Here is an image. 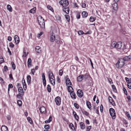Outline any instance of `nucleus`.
I'll return each mask as SVG.
<instances>
[{"label": "nucleus", "instance_id": "6e6d98bb", "mask_svg": "<svg viewBox=\"0 0 131 131\" xmlns=\"http://www.w3.org/2000/svg\"><path fill=\"white\" fill-rule=\"evenodd\" d=\"M42 82L43 83V84L44 86H45L46 85V80H42Z\"/></svg>", "mask_w": 131, "mask_h": 131}, {"label": "nucleus", "instance_id": "e433bc0d", "mask_svg": "<svg viewBox=\"0 0 131 131\" xmlns=\"http://www.w3.org/2000/svg\"><path fill=\"white\" fill-rule=\"evenodd\" d=\"M18 91L19 92L23 93H24L23 89L21 87L18 88Z\"/></svg>", "mask_w": 131, "mask_h": 131}, {"label": "nucleus", "instance_id": "dca6fc26", "mask_svg": "<svg viewBox=\"0 0 131 131\" xmlns=\"http://www.w3.org/2000/svg\"><path fill=\"white\" fill-rule=\"evenodd\" d=\"M27 66L28 67H30L32 66L31 60V58H29L28 59L27 61Z\"/></svg>", "mask_w": 131, "mask_h": 131}, {"label": "nucleus", "instance_id": "338daca9", "mask_svg": "<svg viewBox=\"0 0 131 131\" xmlns=\"http://www.w3.org/2000/svg\"><path fill=\"white\" fill-rule=\"evenodd\" d=\"M80 14L79 13H78L77 15V19H79L80 18Z\"/></svg>", "mask_w": 131, "mask_h": 131}, {"label": "nucleus", "instance_id": "79ce46f5", "mask_svg": "<svg viewBox=\"0 0 131 131\" xmlns=\"http://www.w3.org/2000/svg\"><path fill=\"white\" fill-rule=\"evenodd\" d=\"M47 7L49 9L51 10V11H53V9L52 8V7L50 6L49 5H48L47 6Z\"/></svg>", "mask_w": 131, "mask_h": 131}, {"label": "nucleus", "instance_id": "69168bd1", "mask_svg": "<svg viewBox=\"0 0 131 131\" xmlns=\"http://www.w3.org/2000/svg\"><path fill=\"white\" fill-rule=\"evenodd\" d=\"M56 19H57V20H59V21L60 20L61 17L59 16H57L56 17Z\"/></svg>", "mask_w": 131, "mask_h": 131}, {"label": "nucleus", "instance_id": "5fc2aeb1", "mask_svg": "<svg viewBox=\"0 0 131 131\" xmlns=\"http://www.w3.org/2000/svg\"><path fill=\"white\" fill-rule=\"evenodd\" d=\"M63 71L62 69H60L59 71V75L60 76H62L63 74Z\"/></svg>", "mask_w": 131, "mask_h": 131}, {"label": "nucleus", "instance_id": "680f3d73", "mask_svg": "<svg viewBox=\"0 0 131 131\" xmlns=\"http://www.w3.org/2000/svg\"><path fill=\"white\" fill-rule=\"evenodd\" d=\"M43 32H40V34H37V37H39L41 35L43 34Z\"/></svg>", "mask_w": 131, "mask_h": 131}, {"label": "nucleus", "instance_id": "1a4fd4ad", "mask_svg": "<svg viewBox=\"0 0 131 131\" xmlns=\"http://www.w3.org/2000/svg\"><path fill=\"white\" fill-rule=\"evenodd\" d=\"M108 100L112 104V105L113 106L115 105V103L111 97L110 96H109L108 97Z\"/></svg>", "mask_w": 131, "mask_h": 131}, {"label": "nucleus", "instance_id": "bb28decb", "mask_svg": "<svg viewBox=\"0 0 131 131\" xmlns=\"http://www.w3.org/2000/svg\"><path fill=\"white\" fill-rule=\"evenodd\" d=\"M63 11L66 14H68L69 12V8L68 7L64 8L63 9Z\"/></svg>", "mask_w": 131, "mask_h": 131}, {"label": "nucleus", "instance_id": "cd10ccee", "mask_svg": "<svg viewBox=\"0 0 131 131\" xmlns=\"http://www.w3.org/2000/svg\"><path fill=\"white\" fill-rule=\"evenodd\" d=\"M36 51L38 53H39L41 51L40 47L39 46H37L35 48Z\"/></svg>", "mask_w": 131, "mask_h": 131}, {"label": "nucleus", "instance_id": "4be33fe9", "mask_svg": "<svg viewBox=\"0 0 131 131\" xmlns=\"http://www.w3.org/2000/svg\"><path fill=\"white\" fill-rule=\"evenodd\" d=\"M126 115L127 116L129 120H131V117L128 112L126 111L125 112Z\"/></svg>", "mask_w": 131, "mask_h": 131}, {"label": "nucleus", "instance_id": "2f4dec72", "mask_svg": "<svg viewBox=\"0 0 131 131\" xmlns=\"http://www.w3.org/2000/svg\"><path fill=\"white\" fill-rule=\"evenodd\" d=\"M27 83L29 84L30 83L31 80V77L30 75H28L27 76Z\"/></svg>", "mask_w": 131, "mask_h": 131}, {"label": "nucleus", "instance_id": "f03ea898", "mask_svg": "<svg viewBox=\"0 0 131 131\" xmlns=\"http://www.w3.org/2000/svg\"><path fill=\"white\" fill-rule=\"evenodd\" d=\"M124 61L122 59H119L116 65V67L117 68H122L125 64V63Z\"/></svg>", "mask_w": 131, "mask_h": 131}, {"label": "nucleus", "instance_id": "f257e3e1", "mask_svg": "<svg viewBox=\"0 0 131 131\" xmlns=\"http://www.w3.org/2000/svg\"><path fill=\"white\" fill-rule=\"evenodd\" d=\"M122 46V43L119 41L117 42L116 41H113L112 42L111 47L112 48H114L118 49H120Z\"/></svg>", "mask_w": 131, "mask_h": 131}, {"label": "nucleus", "instance_id": "c85d7f7f", "mask_svg": "<svg viewBox=\"0 0 131 131\" xmlns=\"http://www.w3.org/2000/svg\"><path fill=\"white\" fill-rule=\"evenodd\" d=\"M7 9L10 12L12 11V9L10 5H8L7 6Z\"/></svg>", "mask_w": 131, "mask_h": 131}, {"label": "nucleus", "instance_id": "e2e57ef3", "mask_svg": "<svg viewBox=\"0 0 131 131\" xmlns=\"http://www.w3.org/2000/svg\"><path fill=\"white\" fill-rule=\"evenodd\" d=\"M23 85V87L24 89V90H26L27 89V85L26 84H24Z\"/></svg>", "mask_w": 131, "mask_h": 131}, {"label": "nucleus", "instance_id": "0eeeda50", "mask_svg": "<svg viewBox=\"0 0 131 131\" xmlns=\"http://www.w3.org/2000/svg\"><path fill=\"white\" fill-rule=\"evenodd\" d=\"M55 40V36L54 34L52 32L50 34L49 40L51 42H54Z\"/></svg>", "mask_w": 131, "mask_h": 131}, {"label": "nucleus", "instance_id": "412c9836", "mask_svg": "<svg viewBox=\"0 0 131 131\" xmlns=\"http://www.w3.org/2000/svg\"><path fill=\"white\" fill-rule=\"evenodd\" d=\"M82 16L83 17H86L88 15V14L87 12L85 11H83L82 13Z\"/></svg>", "mask_w": 131, "mask_h": 131}, {"label": "nucleus", "instance_id": "5701e85b", "mask_svg": "<svg viewBox=\"0 0 131 131\" xmlns=\"http://www.w3.org/2000/svg\"><path fill=\"white\" fill-rule=\"evenodd\" d=\"M83 77V75H79L77 78V80L79 81H81L82 80V78Z\"/></svg>", "mask_w": 131, "mask_h": 131}, {"label": "nucleus", "instance_id": "473e14b6", "mask_svg": "<svg viewBox=\"0 0 131 131\" xmlns=\"http://www.w3.org/2000/svg\"><path fill=\"white\" fill-rule=\"evenodd\" d=\"M47 90L49 92H51V88L49 84L47 85Z\"/></svg>", "mask_w": 131, "mask_h": 131}, {"label": "nucleus", "instance_id": "13d9d810", "mask_svg": "<svg viewBox=\"0 0 131 131\" xmlns=\"http://www.w3.org/2000/svg\"><path fill=\"white\" fill-rule=\"evenodd\" d=\"M127 98L128 99L129 102H130L131 100V97L130 96H128L127 97Z\"/></svg>", "mask_w": 131, "mask_h": 131}, {"label": "nucleus", "instance_id": "37998d69", "mask_svg": "<svg viewBox=\"0 0 131 131\" xmlns=\"http://www.w3.org/2000/svg\"><path fill=\"white\" fill-rule=\"evenodd\" d=\"M95 19L92 17H91L90 18V22H93L95 21Z\"/></svg>", "mask_w": 131, "mask_h": 131}, {"label": "nucleus", "instance_id": "f3484780", "mask_svg": "<svg viewBox=\"0 0 131 131\" xmlns=\"http://www.w3.org/2000/svg\"><path fill=\"white\" fill-rule=\"evenodd\" d=\"M2 131H8L7 127L5 126H2L1 127Z\"/></svg>", "mask_w": 131, "mask_h": 131}, {"label": "nucleus", "instance_id": "603ef678", "mask_svg": "<svg viewBox=\"0 0 131 131\" xmlns=\"http://www.w3.org/2000/svg\"><path fill=\"white\" fill-rule=\"evenodd\" d=\"M49 126L48 125H45V128L46 129L48 130L49 129Z\"/></svg>", "mask_w": 131, "mask_h": 131}, {"label": "nucleus", "instance_id": "f8f14e48", "mask_svg": "<svg viewBox=\"0 0 131 131\" xmlns=\"http://www.w3.org/2000/svg\"><path fill=\"white\" fill-rule=\"evenodd\" d=\"M45 22L42 21L38 22L41 27L42 29H44L45 28Z\"/></svg>", "mask_w": 131, "mask_h": 131}, {"label": "nucleus", "instance_id": "39448f33", "mask_svg": "<svg viewBox=\"0 0 131 131\" xmlns=\"http://www.w3.org/2000/svg\"><path fill=\"white\" fill-rule=\"evenodd\" d=\"M115 3H114L112 5V7H113V9L115 10H117L118 9V4L117 3L119 0H114Z\"/></svg>", "mask_w": 131, "mask_h": 131}, {"label": "nucleus", "instance_id": "a18cd8bd", "mask_svg": "<svg viewBox=\"0 0 131 131\" xmlns=\"http://www.w3.org/2000/svg\"><path fill=\"white\" fill-rule=\"evenodd\" d=\"M52 73V71H49L48 74V77L49 78V80H50V77L51 75V74Z\"/></svg>", "mask_w": 131, "mask_h": 131}, {"label": "nucleus", "instance_id": "7ed1b4c3", "mask_svg": "<svg viewBox=\"0 0 131 131\" xmlns=\"http://www.w3.org/2000/svg\"><path fill=\"white\" fill-rule=\"evenodd\" d=\"M109 112L112 119H115L116 117V114L114 110L112 108H110Z\"/></svg>", "mask_w": 131, "mask_h": 131}, {"label": "nucleus", "instance_id": "20e7f679", "mask_svg": "<svg viewBox=\"0 0 131 131\" xmlns=\"http://www.w3.org/2000/svg\"><path fill=\"white\" fill-rule=\"evenodd\" d=\"M59 3L63 7H66L69 4V2L67 0H61L59 2Z\"/></svg>", "mask_w": 131, "mask_h": 131}, {"label": "nucleus", "instance_id": "9b49d317", "mask_svg": "<svg viewBox=\"0 0 131 131\" xmlns=\"http://www.w3.org/2000/svg\"><path fill=\"white\" fill-rule=\"evenodd\" d=\"M14 40L16 44H18L19 41V39L18 36L17 35H15L14 38Z\"/></svg>", "mask_w": 131, "mask_h": 131}, {"label": "nucleus", "instance_id": "f704fd0d", "mask_svg": "<svg viewBox=\"0 0 131 131\" xmlns=\"http://www.w3.org/2000/svg\"><path fill=\"white\" fill-rule=\"evenodd\" d=\"M11 64L12 66V68L14 70L15 69V65L13 61H12L11 62Z\"/></svg>", "mask_w": 131, "mask_h": 131}, {"label": "nucleus", "instance_id": "c03bdc74", "mask_svg": "<svg viewBox=\"0 0 131 131\" xmlns=\"http://www.w3.org/2000/svg\"><path fill=\"white\" fill-rule=\"evenodd\" d=\"M78 34L79 35H81L84 34V33L82 30H80L78 32Z\"/></svg>", "mask_w": 131, "mask_h": 131}, {"label": "nucleus", "instance_id": "4d7b16f0", "mask_svg": "<svg viewBox=\"0 0 131 131\" xmlns=\"http://www.w3.org/2000/svg\"><path fill=\"white\" fill-rule=\"evenodd\" d=\"M42 80L46 79L45 77L44 73H42Z\"/></svg>", "mask_w": 131, "mask_h": 131}, {"label": "nucleus", "instance_id": "4468645a", "mask_svg": "<svg viewBox=\"0 0 131 131\" xmlns=\"http://www.w3.org/2000/svg\"><path fill=\"white\" fill-rule=\"evenodd\" d=\"M50 78V80H49L50 82L52 84V85L53 86H54L55 84V78H52L51 77Z\"/></svg>", "mask_w": 131, "mask_h": 131}, {"label": "nucleus", "instance_id": "c9c22d12", "mask_svg": "<svg viewBox=\"0 0 131 131\" xmlns=\"http://www.w3.org/2000/svg\"><path fill=\"white\" fill-rule=\"evenodd\" d=\"M82 113L83 114H85L86 116H89V113L83 110L82 111Z\"/></svg>", "mask_w": 131, "mask_h": 131}, {"label": "nucleus", "instance_id": "7c9ffc66", "mask_svg": "<svg viewBox=\"0 0 131 131\" xmlns=\"http://www.w3.org/2000/svg\"><path fill=\"white\" fill-rule=\"evenodd\" d=\"M112 87L113 89V91L115 92H116L117 90L115 85H112Z\"/></svg>", "mask_w": 131, "mask_h": 131}, {"label": "nucleus", "instance_id": "423d86ee", "mask_svg": "<svg viewBox=\"0 0 131 131\" xmlns=\"http://www.w3.org/2000/svg\"><path fill=\"white\" fill-rule=\"evenodd\" d=\"M55 101L57 105L59 106L61 103V99L59 96H57L55 99Z\"/></svg>", "mask_w": 131, "mask_h": 131}, {"label": "nucleus", "instance_id": "774afa93", "mask_svg": "<svg viewBox=\"0 0 131 131\" xmlns=\"http://www.w3.org/2000/svg\"><path fill=\"white\" fill-rule=\"evenodd\" d=\"M90 77V76L88 74H85L84 76V77L85 79H87Z\"/></svg>", "mask_w": 131, "mask_h": 131}, {"label": "nucleus", "instance_id": "8fccbe9b", "mask_svg": "<svg viewBox=\"0 0 131 131\" xmlns=\"http://www.w3.org/2000/svg\"><path fill=\"white\" fill-rule=\"evenodd\" d=\"M123 90L124 92V93L126 95H127V92L126 89L125 88H123Z\"/></svg>", "mask_w": 131, "mask_h": 131}, {"label": "nucleus", "instance_id": "6e6552de", "mask_svg": "<svg viewBox=\"0 0 131 131\" xmlns=\"http://www.w3.org/2000/svg\"><path fill=\"white\" fill-rule=\"evenodd\" d=\"M77 94L79 97H82L83 95V92L82 90L79 89L77 92Z\"/></svg>", "mask_w": 131, "mask_h": 131}, {"label": "nucleus", "instance_id": "a19ab883", "mask_svg": "<svg viewBox=\"0 0 131 131\" xmlns=\"http://www.w3.org/2000/svg\"><path fill=\"white\" fill-rule=\"evenodd\" d=\"M27 119L30 123L31 124H32V121L30 117H28L27 118Z\"/></svg>", "mask_w": 131, "mask_h": 131}, {"label": "nucleus", "instance_id": "b1692460", "mask_svg": "<svg viewBox=\"0 0 131 131\" xmlns=\"http://www.w3.org/2000/svg\"><path fill=\"white\" fill-rule=\"evenodd\" d=\"M87 106L88 107L90 110H91V103L88 101H86V102Z\"/></svg>", "mask_w": 131, "mask_h": 131}, {"label": "nucleus", "instance_id": "a878e982", "mask_svg": "<svg viewBox=\"0 0 131 131\" xmlns=\"http://www.w3.org/2000/svg\"><path fill=\"white\" fill-rule=\"evenodd\" d=\"M73 114L75 119L77 121H78L79 119V117L77 115L76 112L75 111H73Z\"/></svg>", "mask_w": 131, "mask_h": 131}, {"label": "nucleus", "instance_id": "bf43d9fd", "mask_svg": "<svg viewBox=\"0 0 131 131\" xmlns=\"http://www.w3.org/2000/svg\"><path fill=\"white\" fill-rule=\"evenodd\" d=\"M82 6L83 8H86V4L84 3H83L82 4Z\"/></svg>", "mask_w": 131, "mask_h": 131}, {"label": "nucleus", "instance_id": "052dcab7", "mask_svg": "<svg viewBox=\"0 0 131 131\" xmlns=\"http://www.w3.org/2000/svg\"><path fill=\"white\" fill-rule=\"evenodd\" d=\"M127 86L128 88L129 89H131V83H128V84L127 85Z\"/></svg>", "mask_w": 131, "mask_h": 131}, {"label": "nucleus", "instance_id": "9d476101", "mask_svg": "<svg viewBox=\"0 0 131 131\" xmlns=\"http://www.w3.org/2000/svg\"><path fill=\"white\" fill-rule=\"evenodd\" d=\"M70 95L72 98L74 99H76V96L73 91H72L71 92H70Z\"/></svg>", "mask_w": 131, "mask_h": 131}, {"label": "nucleus", "instance_id": "864d4df0", "mask_svg": "<svg viewBox=\"0 0 131 131\" xmlns=\"http://www.w3.org/2000/svg\"><path fill=\"white\" fill-rule=\"evenodd\" d=\"M8 70L7 67L6 66H5L4 67V69L3 70V71H6Z\"/></svg>", "mask_w": 131, "mask_h": 131}, {"label": "nucleus", "instance_id": "72a5a7b5", "mask_svg": "<svg viewBox=\"0 0 131 131\" xmlns=\"http://www.w3.org/2000/svg\"><path fill=\"white\" fill-rule=\"evenodd\" d=\"M125 79L127 82L128 83L131 82V78L129 79L127 77H125Z\"/></svg>", "mask_w": 131, "mask_h": 131}, {"label": "nucleus", "instance_id": "c756f323", "mask_svg": "<svg viewBox=\"0 0 131 131\" xmlns=\"http://www.w3.org/2000/svg\"><path fill=\"white\" fill-rule=\"evenodd\" d=\"M68 92H71V91H72H72H73V88L71 85H70L69 86H68Z\"/></svg>", "mask_w": 131, "mask_h": 131}, {"label": "nucleus", "instance_id": "a211bd4d", "mask_svg": "<svg viewBox=\"0 0 131 131\" xmlns=\"http://www.w3.org/2000/svg\"><path fill=\"white\" fill-rule=\"evenodd\" d=\"M66 82L67 85L68 84L70 85H72L71 81L69 78H67V79L66 80Z\"/></svg>", "mask_w": 131, "mask_h": 131}, {"label": "nucleus", "instance_id": "3c124183", "mask_svg": "<svg viewBox=\"0 0 131 131\" xmlns=\"http://www.w3.org/2000/svg\"><path fill=\"white\" fill-rule=\"evenodd\" d=\"M9 44V47L12 48H13L14 46V45L12 42L10 43Z\"/></svg>", "mask_w": 131, "mask_h": 131}, {"label": "nucleus", "instance_id": "0e129e2a", "mask_svg": "<svg viewBox=\"0 0 131 131\" xmlns=\"http://www.w3.org/2000/svg\"><path fill=\"white\" fill-rule=\"evenodd\" d=\"M91 31L90 30H89L87 32L84 33V34H90L91 33Z\"/></svg>", "mask_w": 131, "mask_h": 131}, {"label": "nucleus", "instance_id": "4c0bfd02", "mask_svg": "<svg viewBox=\"0 0 131 131\" xmlns=\"http://www.w3.org/2000/svg\"><path fill=\"white\" fill-rule=\"evenodd\" d=\"M4 62L3 57L2 56H0V64H1Z\"/></svg>", "mask_w": 131, "mask_h": 131}, {"label": "nucleus", "instance_id": "ddd939ff", "mask_svg": "<svg viewBox=\"0 0 131 131\" xmlns=\"http://www.w3.org/2000/svg\"><path fill=\"white\" fill-rule=\"evenodd\" d=\"M131 59V56H126L124 57L123 59H123L124 61H126L129 60Z\"/></svg>", "mask_w": 131, "mask_h": 131}, {"label": "nucleus", "instance_id": "de8ad7c7", "mask_svg": "<svg viewBox=\"0 0 131 131\" xmlns=\"http://www.w3.org/2000/svg\"><path fill=\"white\" fill-rule=\"evenodd\" d=\"M23 52L24 54L23 55L22 57H26L28 55V53H27V54H26V51H25L24 50V51Z\"/></svg>", "mask_w": 131, "mask_h": 131}, {"label": "nucleus", "instance_id": "ea45409f", "mask_svg": "<svg viewBox=\"0 0 131 131\" xmlns=\"http://www.w3.org/2000/svg\"><path fill=\"white\" fill-rule=\"evenodd\" d=\"M65 16L68 22H69L70 21V18L69 16L68 15H66Z\"/></svg>", "mask_w": 131, "mask_h": 131}, {"label": "nucleus", "instance_id": "6ab92c4d", "mask_svg": "<svg viewBox=\"0 0 131 131\" xmlns=\"http://www.w3.org/2000/svg\"><path fill=\"white\" fill-rule=\"evenodd\" d=\"M80 125L81 127V129H84L85 128V126L84 123L82 122H81L80 123Z\"/></svg>", "mask_w": 131, "mask_h": 131}, {"label": "nucleus", "instance_id": "2eb2a0df", "mask_svg": "<svg viewBox=\"0 0 131 131\" xmlns=\"http://www.w3.org/2000/svg\"><path fill=\"white\" fill-rule=\"evenodd\" d=\"M40 112L41 113H45L46 111V109L45 108L44 106L41 107L40 109Z\"/></svg>", "mask_w": 131, "mask_h": 131}, {"label": "nucleus", "instance_id": "09e8293b", "mask_svg": "<svg viewBox=\"0 0 131 131\" xmlns=\"http://www.w3.org/2000/svg\"><path fill=\"white\" fill-rule=\"evenodd\" d=\"M74 107L77 109H78L79 106L76 103H74Z\"/></svg>", "mask_w": 131, "mask_h": 131}, {"label": "nucleus", "instance_id": "393cba45", "mask_svg": "<svg viewBox=\"0 0 131 131\" xmlns=\"http://www.w3.org/2000/svg\"><path fill=\"white\" fill-rule=\"evenodd\" d=\"M38 22L42 21L45 22V21L43 18L41 16H39L38 18Z\"/></svg>", "mask_w": 131, "mask_h": 131}, {"label": "nucleus", "instance_id": "58836bf2", "mask_svg": "<svg viewBox=\"0 0 131 131\" xmlns=\"http://www.w3.org/2000/svg\"><path fill=\"white\" fill-rule=\"evenodd\" d=\"M69 126L73 130H74L75 128L73 124L72 123H70L69 124Z\"/></svg>", "mask_w": 131, "mask_h": 131}, {"label": "nucleus", "instance_id": "aec40b11", "mask_svg": "<svg viewBox=\"0 0 131 131\" xmlns=\"http://www.w3.org/2000/svg\"><path fill=\"white\" fill-rule=\"evenodd\" d=\"M36 7H34L29 10V12L32 13H35L36 12Z\"/></svg>", "mask_w": 131, "mask_h": 131}, {"label": "nucleus", "instance_id": "49530a36", "mask_svg": "<svg viewBox=\"0 0 131 131\" xmlns=\"http://www.w3.org/2000/svg\"><path fill=\"white\" fill-rule=\"evenodd\" d=\"M17 104L19 106H21L22 105L21 101L20 100H18L17 101Z\"/></svg>", "mask_w": 131, "mask_h": 131}]
</instances>
